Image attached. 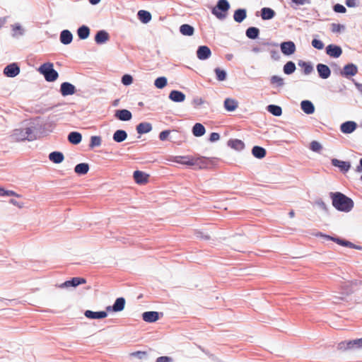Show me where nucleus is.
<instances>
[{"mask_svg":"<svg viewBox=\"0 0 362 362\" xmlns=\"http://www.w3.org/2000/svg\"><path fill=\"white\" fill-rule=\"evenodd\" d=\"M329 197L332 199V206L339 211L347 213L354 207L353 200L341 192H330Z\"/></svg>","mask_w":362,"mask_h":362,"instance_id":"nucleus-1","label":"nucleus"},{"mask_svg":"<svg viewBox=\"0 0 362 362\" xmlns=\"http://www.w3.org/2000/svg\"><path fill=\"white\" fill-rule=\"evenodd\" d=\"M10 137L13 141H33L36 139L33 124H23L13 130Z\"/></svg>","mask_w":362,"mask_h":362,"instance_id":"nucleus-2","label":"nucleus"},{"mask_svg":"<svg viewBox=\"0 0 362 362\" xmlns=\"http://www.w3.org/2000/svg\"><path fill=\"white\" fill-rule=\"evenodd\" d=\"M52 63L47 62L42 64L38 69V71L44 76L48 82L55 81L59 76L58 72L54 69Z\"/></svg>","mask_w":362,"mask_h":362,"instance_id":"nucleus-3","label":"nucleus"},{"mask_svg":"<svg viewBox=\"0 0 362 362\" xmlns=\"http://www.w3.org/2000/svg\"><path fill=\"white\" fill-rule=\"evenodd\" d=\"M230 8V4L227 0H218L216 6H214L211 13L218 19L223 20L226 17V13Z\"/></svg>","mask_w":362,"mask_h":362,"instance_id":"nucleus-4","label":"nucleus"},{"mask_svg":"<svg viewBox=\"0 0 362 362\" xmlns=\"http://www.w3.org/2000/svg\"><path fill=\"white\" fill-rule=\"evenodd\" d=\"M362 349V338L343 341L338 344V349L341 351H353Z\"/></svg>","mask_w":362,"mask_h":362,"instance_id":"nucleus-5","label":"nucleus"},{"mask_svg":"<svg viewBox=\"0 0 362 362\" xmlns=\"http://www.w3.org/2000/svg\"><path fill=\"white\" fill-rule=\"evenodd\" d=\"M281 52L286 55L289 56L295 53L296 50V45L292 41L283 42L280 44Z\"/></svg>","mask_w":362,"mask_h":362,"instance_id":"nucleus-6","label":"nucleus"},{"mask_svg":"<svg viewBox=\"0 0 362 362\" xmlns=\"http://www.w3.org/2000/svg\"><path fill=\"white\" fill-rule=\"evenodd\" d=\"M86 282V279L83 278L79 277H74L71 280L66 281L59 286L61 288H69V287H76L80 284H85Z\"/></svg>","mask_w":362,"mask_h":362,"instance_id":"nucleus-7","label":"nucleus"},{"mask_svg":"<svg viewBox=\"0 0 362 362\" xmlns=\"http://www.w3.org/2000/svg\"><path fill=\"white\" fill-rule=\"evenodd\" d=\"M356 128L357 124L354 121H346L340 125V131L346 134L353 133Z\"/></svg>","mask_w":362,"mask_h":362,"instance_id":"nucleus-8","label":"nucleus"},{"mask_svg":"<svg viewBox=\"0 0 362 362\" xmlns=\"http://www.w3.org/2000/svg\"><path fill=\"white\" fill-rule=\"evenodd\" d=\"M4 73L6 76L13 78L19 74L20 68L16 63L10 64L4 68Z\"/></svg>","mask_w":362,"mask_h":362,"instance_id":"nucleus-9","label":"nucleus"},{"mask_svg":"<svg viewBox=\"0 0 362 362\" xmlns=\"http://www.w3.org/2000/svg\"><path fill=\"white\" fill-rule=\"evenodd\" d=\"M60 92L63 96L71 95L75 93L76 88L69 82H64L61 84Z\"/></svg>","mask_w":362,"mask_h":362,"instance_id":"nucleus-10","label":"nucleus"},{"mask_svg":"<svg viewBox=\"0 0 362 362\" xmlns=\"http://www.w3.org/2000/svg\"><path fill=\"white\" fill-rule=\"evenodd\" d=\"M210 49L205 45L199 46L197 51V57L200 60H206L211 57Z\"/></svg>","mask_w":362,"mask_h":362,"instance_id":"nucleus-11","label":"nucleus"},{"mask_svg":"<svg viewBox=\"0 0 362 362\" xmlns=\"http://www.w3.org/2000/svg\"><path fill=\"white\" fill-rule=\"evenodd\" d=\"M319 76L322 79L328 78L331 75V71L328 66L318 64L316 66Z\"/></svg>","mask_w":362,"mask_h":362,"instance_id":"nucleus-12","label":"nucleus"},{"mask_svg":"<svg viewBox=\"0 0 362 362\" xmlns=\"http://www.w3.org/2000/svg\"><path fill=\"white\" fill-rule=\"evenodd\" d=\"M208 165V159L204 157H191V166H194L199 169L204 168Z\"/></svg>","mask_w":362,"mask_h":362,"instance_id":"nucleus-13","label":"nucleus"},{"mask_svg":"<svg viewBox=\"0 0 362 362\" xmlns=\"http://www.w3.org/2000/svg\"><path fill=\"white\" fill-rule=\"evenodd\" d=\"M326 53L332 57L337 58L341 56L342 50L339 46L329 45L326 47Z\"/></svg>","mask_w":362,"mask_h":362,"instance_id":"nucleus-14","label":"nucleus"},{"mask_svg":"<svg viewBox=\"0 0 362 362\" xmlns=\"http://www.w3.org/2000/svg\"><path fill=\"white\" fill-rule=\"evenodd\" d=\"M84 315L89 319H103L107 316V313L105 311L94 312L92 310H86Z\"/></svg>","mask_w":362,"mask_h":362,"instance_id":"nucleus-15","label":"nucleus"},{"mask_svg":"<svg viewBox=\"0 0 362 362\" xmlns=\"http://www.w3.org/2000/svg\"><path fill=\"white\" fill-rule=\"evenodd\" d=\"M143 320L146 322H154L159 318V314L156 311H147L142 314Z\"/></svg>","mask_w":362,"mask_h":362,"instance_id":"nucleus-16","label":"nucleus"},{"mask_svg":"<svg viewBox=\"0 0 362 362\" xmlns=\"http://www.w3.org/2000/svg\"><path fill=\"white\" fill-rule=\"evenodd\" d=\"M332 164L334 166L340 168V170L343 172H348L351 168V164L349 162L340 160L337 158H333L332 160Z\"/></svg>","mask_w":362,"mask_h":362,"instance_id":"nucleus-17","label":"nucleus"},{"mask_svg":"<svg viewBox=\"0 0 362 362\" xmlns=\"http://www.w3.org/2000/svg\"><path fill=\"white\" fill-rule=\"evenodd\" d=\"M358 72V68L354 64H349L344 67L341 74L346 77L355 76Z\"/></svg>","mask_w":362,"mask_h":362,"instance_id":"nucleus-18","label":"nucleus"},{"mask_svg":"<svg viewBox=\"0 0 362 362\" xmlns=\"http://www.w3.org/2000/svg\"><path fill=\"white\" fill-rule=\"evenodd\" d=\"M185 95L179 90H172L169 94V98L175 103H182L185 100Z\"/></svg>","mask_w":362,"mask_h":362,"instance_id":"nucleus-19","label":"nucleus"},{"mask_svg":"<svg viewBox=\"0 0 362 362\" xmlns=\"http://www.w3.org/2000/svg\"><path fill=\"white\" fill-rule=\"evenodd\" d=\"M115 117L121 121H129L132 119V115L128 110H118L115 112Z\"/></svg>","mask_w":362,"mask_h":362,"instance_id":"nucleus-20","label":"nucleus"},{"mask_svg":"<svg viewBox=\"0 0 362 362\" xmlns=\"http://www.w3.org/2000/svg\"><path fill=\"white\" fill-rule=\"evenodd\" d=\"M109 40V34L105 30H99L95 36V41L98 45L105 43Z\"/></svg>","mask_w":362,"mask_h":362,"instance_id":"nucleus-21","label":"nucleus"},{"mask_svg":"<svg viewBox=\"0 0 362 362\" xmlns=\"http://www.w3.org/2000/svg\"><path fill=\"white\" fill-rule=\"evenodd\" d=\"M59 39L63 45H69L73 40V35L69 30H64L60 33Z\"/></svg>","mask_w":362,"mask_h":362,"instance_id":"nucleus-22","label":"nucleus"},{"mask_svg":"<svg viewBox=\"0 0 362 362\" xmlns=\"http://www.w3.org/2000/svg\"><path fill=\"white\" fill-rule=\"evenodd\" d=\"M300 107L307 115H311L315 112V106L310 100H303L300 103Z\"/></svg>","mask_w":362,"mask_h":362,"instance_id":"nucleus-23","label":"nucleus"},{"mask_svg":"<svg viewBox=\"0 0 362 362\" xmlns=\"http://www.w3.org/2000/svg\"><path fill=\"white\" fill-rule=\"evenodd\" d=\"M152 130V125L149 122H141L136 126V132L139 134L150 132Z\"/></svg>","mask_w":362,"mask_h":362,"instance_id":"nucleus-24","label":"nucleus"},{"mask_svg":"<svg viewBox=\"0 0 362 362\" xmlns=\"http://www.w3.org/2000/svg\"><path fill=\"white\" fill-rule=\"evenodd\" d=\"M134 178L136 183L143 184L147 182L148 175L141 171L136 170L134 173Z\"/></svg>","mask_w":362,"mask_h":362,"instance_id":"nucleus-25","label":"nucleus"},{"mask_svg":"<svg viewBox=\"0 0 362 362\" xmlns=\"http://www.w3.org/2000/svg\"><path fill=\"white\" fill-rule=\"evenodd\" d=\"M247 16L246 10L244 8H238L234 12L233 18L237 23L243 22Z\"/></svg>","mask_w":362,"mask_h":362,"instance_id":"nucleus-26","label":"nucleus"},{"mask_svg":"<svg viewBox=\"0 0 362 362\" xmlns=\"http://www.w3.org/2000/svg\"><path fill=\"white\" fill-rule=\"evenodd\" d=\"M238 106L237 100L232 98H226L224 101V107L229 112H233L236 110Z\"/></svg>","mask_w":362,"mask_h":362,"instance_id":"nucleus-27","label":"nucleus"},{"mask_svg":"<svg viewBox=\"0 0 362 362\" xmlns=\"http://www.w3.org/2000/svg\"><path fill=\"white\" fill-rule=\"evenodd\" d=\"M68 140L72 144H78L82 140V136L79 132H71L68 135Z\"/></svg>","mask_w":362,"mask_h":362,"instance_id":"nucleus-28","label":"nucleus"},{"mask_svg":"<svg viewBox=\"0 0 362 362\" xmlns=\"http://www.w3.org/2000/svg\"><path fill=\"white\" fill-rule=\"evenodd\" d=\"M138 18L143 23H148L151 20V14L150 12L144 10H140L137 13Z\"/></svg>","mask_w":362,"mask_h":362,"instance_id":"nucleus-29","label":"nucleus"},{"mask_svg":"<svg viewBox=\"0 0 362 362\" xmlns=\"http://www.w3.org/2000/svg\"><path fill=\"white\" fill-rule=\"evenodd\" d=\"M127 138V134L124 130H117L112 136V139L115 141L120 143L126 140Z\"/></svg>","mask_w":362,"mask_h":362,"instance_id":"nucleus-30","label":"nucleus"},{"mask_svg":"<svg viewBox=\"0 0 362 362\" xmlns=\"http://www.w3.org/2000/svg\"><path fill=\"white\" fill-rule=\"evenodd\" d=\"M64 155L59 151H53L49 153V159L54 163H61L64 160Z\"/></svg>","mask_w":362,"mask_h":362,"instance_id":"nucleus-31","label":"nucleus"},{"mask_svg":"<svg viewBox=\"0 0 362 362\" xmlns=\"http://www.w3.org/2000/svg\"><path fill=\"white\" fill-rule=\"evenodd\" d=\"M77 35L81 40H86L90 35V29L86 25H82L77 30Z\"/></svg>","mask_w":362,"mask_h":362,"instance_id":"nucleus-32","label":"nucleus"},{"mask_svg":"<svg viewBox=\"0 0 362 362\" xmlns=\"http://www.w3.org/2000/svg\"><path fill=\"white\" fill-rule=\"evenodd\" d=\"M205 132V127L201 123H196L192 127V134L197 137L203 136Z\"/></svg>","mask_w":362,"mask_h":362,"instance_id":"nucleus-33","label":"nucleus"},{"mask_svg":"<svg viewBox=\"0 0 362 362\" xmlns=\"http://www.w3.org/2000/svg\"><path fill=\"white\" fill-rule=\"evenodd\" d=\"M88 170L89 165L86 163H79L74 168V172L78 175H86Z\"/></svg>","mask_w":362,"mask_h":362,"instance_id":"nucleus-34","label":"nucleus"},{"mask_svg":"<svg viewBox=\"0 0 362 362\" xmlns=\"http://www.w3.org/2000/svg\"><path fill=\"white\" fill-rule=\"evenodd\" d=\"M228 146L230 148L237 150V151H241L244 148L245 144L244 143L239 139H231L229 140L228 142Z\"/></svg>","mask_w":362,"mask_h":362,"instance_id":"nucleus-35","label":"nucleus"},{"mask_svg":"<svg viewBox=\"0 0 362 362\" xmlns=\"http://www.w3.org/2000/svg\"><path fill=\"white\" fill-rule=\"evenodd\" d=\"M125 306V299L122 297L116 299L113 304V312H120L124 310Z\"/></svg>","mask_w":362,"mask_h":362,"instance_id":"nucleus-36","label":"nucleus"},{"mask_svg":"<svg viewBox=\"0 0 362 362\" xmlns=\"http://www.w3.org/2000/svg\"><path fill=\"white\" fill-rule=\"evenodd\" d=\"M261 16L263 20H270L273 18L275 16V12L273 9L270 8H263L261 10Z\"/></svg>","mask_w":362,"mask_h":362,"instance_id":"nucleus-37","label":"nucleus"},{"mask_svg":"<svg viewBox=\"0 0 362 362\" xmlns=\"http://www.w3.org/2000/svg\"><path fill=\"white\" fill-rule=\"evenodd\" d=\"M252 155L259 159L263 158L266 155V150L260 146H255L252 149Z\"/></svg>","mask_w":362,"mask_h":362,"instance_id":"nucleus-38","label":"nucleus"},{"mask_svg":"<svg viewBox=\"0 0 362 362\" xmlns=\"http://www.w3.org/2000/svg\"><path fill=\"white\" fill-rule=\"evenodd\" d=\"M180 32L183 35L192 36L194 33V29L190 25L183 24L180 27Z\"/></svg>","mask_w":362,"mask_h":362,"instance_id":"nucleus-39","label":"nucleus"},{"mask_svg":"<svg viewBox=\"0 0 362 362\" xmlns=\"http://www.w3.org/2000/svg\"><path fill=\"white\" fill-rule=\"evenodd\" d=\"M173 161L182 165L191 166V156H175L173 158Z\"/></svg>","mask_w":362,"mask_h":362,"instance_id":"nucleus-40","label":"nucleus"},{"mask_svg":"<svg viewBox=\"0 0 362 362\" xmlns=\"http://www.w3.org/2000/svg\"><path fill=\"white\" fill-rule=\"evenodd\" d=\"M12 36L13 37H19L24 35L25 30L19 23H16L12 25Z\"/></svg>","mask_w":362,"mask_h":362,"instance_id":"nucleus-41","label":"nucleus"},{"mask_svg":"<svg viewBox=\"0 0 362 362\" xmlns=\"http://www.w3.org/2000/svg\"><path fill=\"white\" fill-rule=\"evenodd\" d=\"M296 64L294 62L291 61L286 62L283 67L284 73L287 75L293 74L296 71Z\"/></svg>","mask_w":362,"mask_h":362,"instance_id":"nucleus-42","label":"nucleus"},{"mask_svg":"<svg viewBox=\"0 0 362 362\" xmlns=\"http://www.w3.org/2000/svg\"><path fill=\"white\" fill-rule=\"evenodd\" d=\"M267 110L274 116H281L282 114V109L280 106L276 105H269L267 107Z\"/></svg>","mask_w":362,"mask_h":362,"instance_id":"nucleus-43","label":"nucleus"},{"mask_svg":"<svg viewBox=\"0 0 362 362\" xmlns=\"http://www.w3.org/2000/svg\"><path fill=\"white\" fill-rule=\"evenodd\" d=\"M259 33V30L257 28L250 27L246 30V36L252 40L257 38Z\"/></svg>","mask_w":362,"mask_h":362,"instance_id":"nucleus-44","label":"nucleus"},{"mask_svg":"<svg viewBox=\"0 0 362 362\" xmlns=\"http://www.w3.org/2000/svg\"><path fill=\"white\" fill-rule=\"evenodd\" d=\"M298 66L303 68V72L305 75L310 74L313 71V66L310 62L300 61Z\"/></svg>","mask_w":362,"mask_h":362,"instance_id":"nucleus-45","label":"nucleus"},{"mask_svg":"<svg viewBox=\"0 0 362 362\" xmlns=\"http://www.w3.org/2000/svg\"><path fill=\"white\" fill-rule=\"evenodd\" d=\"M102 139L99 136H92L90 137L89 147L93 148L95 147H99L101 146Z\"/></svg>","mask_w":362,"mask_h":362,"instance_id":"nucleus-46","label":"nucleus"},{"mask_svg":"<svg viewBox=\"0 0 362 362\" xmlns=\"http://www.w3.org/2000/svg\"><path fill=\"white\" fill-rule=\"evenodd\" d=\"M168 83V80L165 76L157 78L154 81V86L159 89L163 88Z\"/></svg>","mask_w":362,"mask_h":362,"instance_id":"nucleus-47","label":"nucleus"},{"mask_svg":"<svg viewBox=\"0 0 362 362\" xmlns=\"http://www.w3.org/2000/svg\"><path fill=\"white\" fill-rule=\"evenodd\" d=\"M129 356L135 357L139 360H144L147 358L148 353L146 351H137L132 352L129 354Z\"/></svg>","mask_w":362,"mask_h":362,"instance_id":"nucleus-48","label":"nucleus"},{"mask_svg":"<svg viewBox=\"0 0 362 362\" xmlns=\"http://www.w3.org/2000/svg\"><path fill=\"white\" fill-rule=\"evenodd\" d=\"M214 71H215V74L216 76V79L218 81H223L226 80V76H227L226 71L221 69L219 68H216L214 69Z\"/></svg>","mask_w":362,"mask_h":362,"instance_id":"nucleus-49","label":"nucleus"},{"mask_svg":"<svg viewBox=\"0 0 362 362\" xmlns=\"http://www.w3.org/2000/svg\"><path fill=\"white\" fill-rule=\"evenodd\" d=\"M270 81L272 84H276L279 87H281L284 85V78L279 76H272L270 78Z\"/></svg>","mask_w":362,"mask_h":362,"instance_id":"nucleus-50","label":"nucleus"},{"mask_svg":"<svg viewBox=\"0 0 362 362\" xmlns=\"http://www.w3.org/2000/svg\"><path fill=\"white\" fill-rule=\"evenodd\" d=\"M310 148L314 152L319 153L322 150V146L318 141H313L310 143Z\"/></svg>","mask_w":362,"mask_h":362,"instance_id":"nucleus-51","label":"nucleus"},{"mask_svg":"<svg viewBox=\"0 0 362 362\" xmlns=\"http://www.w3.org/2000/svg\"><path fill=\"white\" fill-rule=\"evenodd\" d=\"M334 242L340 245H342V246H346V247H349L351 248L355 247V245L352 243L339 239L338 238H337V239L334 240Z\"/></svg>","mask_w":362,"mask_h":362,"instance_id":"nucleus-52","label":"nucleus"},{"mask_svg":"<svg viewBox=\"0 0 362 362\" xmlns=\"http://www.w3.org/2000/svg\"><path fill=\"white\" fill-rule=\"evenodd\" d=\"M0 196L1 197H9V196H16L19 197L15 192L11 190H6L1 187H0Z\"/></svg>","mask_w":362,"mask_h":362,"instance_id":"nucleus-53","label":"nucleus"},{"mask_svg":"<svg viewBox=\"0 0 362 362\" xmlns=\"http://www.w3.org/2000/svg\"><path fill=\"white\" fill-rule=\"evenodd\" d=\"M132 82H133V78L129 74H124L122 77V83L124 86H129L132 83Z\"/></svg>","mask_w":362,"mask_h":362,"instance_id":"nucleus-54","label":"nucleus"},{"mask_svg":"<svg viewBox=\"0 0 362 362\" xmlns=\"http://www.w3.org/2000/svg\"><path fill=\"white\" fill-rule=\"evenodd\" d=\"M312 45L313 47L317 49H322L324 48V43L317 39H313L312 40Z\"/></svg>","mask_w":362,"mask_h":362,"instance_id":"nucleus-55","label":"nucleus"},{"mask_svg":"<svg viewBox=\"0 0 362 362\" xmlns=\"http://www.w3.org/2000/svg\"><path fill=\"white\" fill-rule=\"evenodd\" d=\"M315 204L319 207L322 210L325 211H328V208H327V204L322 200V199H317L316 202H315Z\"/></svg>","mask_w":362,"mask_h":362,"instance_id":"nucleus-56","label":"nucleus"},{"mask_svg":"<svg viewBox=\"0 0 362 362\" xmlns=\"http://www.w3.org/2000/svg\"><path fill=\"white\" fill-rule=\"evenodd\" d=\"M334 11L337 13H345L346 12V8L339 4H337L334 6Z\"/></svg>","mask_w":362,"mask_h":362,"instance_id":"nucleus-57","label":"nucleus"},{"mask_svg":"<svg viewBox=\"0 0 362 362\" xmlns=\"http://www.w3.org/2000/svg\"><path fill=\"white\" fill-rule=\"evenodd\" d=\"M344 28V25H340V24L333 23L332 25V31L333 33H339Z\"/></svg>","mask_w":362,"mask_h":362,"instance_id":"nucleus-58","label":"nucleus"},{"mask_svg":"<svg viewBox=\"0 0 362 362\" xmlns=\"http://www.w3.org/2000/svg\"><path fill=\"white\" fill-rule=\"evenodd\" d=\"M156 362H173V359L170 356H160L156 358Z\"/></svg>","mask_w":362,"mask_h":362,"instance_id":"nucleus-59","label":"nucleus"},{"mask_svg":"<svg viewBox=\"0 0 362 362\" xmlns=\"http://www.w3.org/2000/svg\"><path fill=\"white\" fill-rule=\"evenodd\" d=\"M170 133V130H164L159 134V139L161 141H165L169 136Z\"/></svg>","mask_w":362,"mask_h":362,"instance_id":"nucleus-60","label":"nucleus"},{"mask_svg":"<svg viewBox=\"0 0 362 362\" xmlns=\"http://www.w3.org/2000/svg\"><path fill=\"white\" fill-rule=\"evenodd\" d=\"M293 3H294L297 6H303L306 4H310L311 3L310 0H291Z\"/></svg>","mask_w":362,"mask_h":362,"instance_id":"nucleus-61","label":"nucleus"},{"mask_svg":"<svg viewBox=\"0 0 362 362\" xmlns=\"http://www.w3.org/2000/svg\"><path fill=\"white\" fill-rule=\"evenodd\" d=\"M204 100L199 97H196L193 99L192 103L195 106H200L204 103Z\"/></svg>","mask_w":362,"mask_h":362,"instance_id":"nucleus-62","label":"nucleus"},{"mask_svg":"<svg viewBox=\"0 0 362 362\" xmlns=\"http://www.w3.org/2000/svg\"><path fill=\"white\" fill-rule=\"evenodd\" d=\"M219 139H220L219 134H218L216 132H213L210 135L209 141L211 142H215V141H217L218 140H219Z\"/></svg>","mask_w":362,"mask_h":362,"instance_id":"nucleus-63","label":"nucleus"},{"mask_svg":"<svg viewBox=\"0 0 362 362\" xmlns=\"http://www.w3.org/2000/svg\"><path fill=\"white\" fill-rule=\"evenodd\" d=\"M271 57L275 60L277 61L280 59V54L277 50H272L270 52Z\"/></svg>","mask_w":362,"mask_h":362,"instance_id":"nucleus-64","label":"nucleus"}]
</instances>
